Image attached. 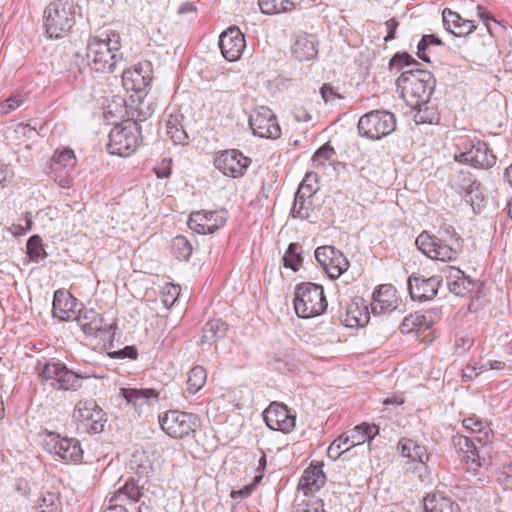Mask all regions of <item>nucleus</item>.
<instances>
[{
  "instance_id": "obj_1",
  "label": "nucleus",
  "mask_w": 512,
  "mask_h": 512,
  "mask_svg": "<svg viewBox=\"0 0 512 512\" xmlns=\"http://www.w3.org/2000/svg\"><path fill=\"white\" fill-rule=\"evenodd\" d=\"M389 66L397 70L407 68L397 78L396 86L408 106L414 107L430 100L435 88V78L430 71L421 69L419 62L410 54L396 53L391 58Z\"/></svg>"
},
{
  "instance_id": "obj_2",
  "label": "nucleus",
  "mask_w": 512,
  "mask_h": 512,
  "mask_svg": "<svg viewBox=\"0 0 512 512\" xmlns=\"http://www.w3.org/2000/svg\"><path fill=\"white\" fill-rule=\"evenodd\" d=\"M120 48V36L113 30L91 37L87 44V58L90 60L91 69L102 73L114 72L122 60Z\"/></svg>"
},
{
  "instance_id": "obj_3",
  "label": "nucleus",
  "mask_w": 512,
  "mask_h": 512,
  "mask_svg": "<svg viewBox=\"0 0 512 512\" xmlns=\"http://www.w3.org/2000/svg\"><path fill=\"white\" fill-rule=\"evenodd\" d=\"M440 234L442 238L424 231L416 238L415 244L423 254L433 260H456L462 249V238L451 226L443 228Z\"/></svg>"
},
{
  "instance_id": "obj_4",
  "label": "nucleus",
  "mask_w": 512,
  "mask_h": 512,
  "mask_svg": "<svg viewBox=\"0 0 512 512\" xmlns=\"http://www.w3.org/2000/svg\"><path fill=\"white\" fill-rule=\"evenodd\" d=\"M34 371L44 385L54 390L77 391L82 386L81 380L85 378L59 361H37Z\"/></svg>"
},
{
  "instance_id": "obj_5",
  "label": "nucleus",
  "mask_w": 512,
  "mask_h": 512,
  "mask_svg": "<svg viewBox=\"0 0 512 512\" xmlns=\"http://www.w3.org/2000/svg\"><path fill=\"white\" fill-rule=\"evenodd\" d=\"M43 18L48 37L62 38L75 24V6L69 0H55L45 8Z\"/></svg>"
},
{
  "instance_id": "obj_6",
  "label": "nucleus",
  "mask_w": 512,
  "mask_h": 512,
  "mask_svg": "<svg viewBox=\"0 0 512 512\" xmlns=\"http://www.w3.org/2000/svg\"><path fill=\"white\" fill-rule=\"evenodd\" d=\"M489 441V432H485L484 436L472 438L459 434L452 437L453 446L458 452L462 453V458L467 464V470L474 475H477L480 467L489 465L486 459L490 449Z\"/></svg>"
},
{
  "instance_id": "obj_7",
  "label": "nucleus",
  "mask_w": 512,
  "mask_h": 512,
  "mask_svg": "<svg viewBox=\"0 0 512 512\" xmlns=\"http://www.w3.org/2000/svg\"><path fill=\"white\" fill-rule=\"evenodd\" d=\"M327 305L321 285L306 282L296 286L294 309L299 318L308 319L319 316L325 312Z\"/></svg>"
},
{
  "instance_id": "obj_8",
  "label": "nucleus",
  "mask_w": 512,
  "mask_h": 512,
  "mask_svg": "<svg viewBox=\"0 0 512 512\" xmlns=\"http://www.w3.org/2000/svg\"><path fill=\"white\" fill-rule=\"evenodd\" d=\"M456 146L459 153L455 154L454 158L460 163L478 168H490L496 163V156L487 144L477 137L461 136Z\"/></svg>"
},
{
  "instance_id": "obj_9",
  "label": "nucleus",
  "mask_w": 512,
  "mask_h": 512,
  "mask_svg": "<svg viewBox=\"0 0 512 512\" xmlns=\"http://www.w3.org/2000/svg\"><path fill=\"white\" fill-rule=\"evenodd\" d=\"M140 125L134 120H125L115 125L109 133L107 150L112 155L130 156L139 146Z\"/></svg>"
},
{
  "instance_id": "obj_10",
  "label": "nucleus",
  "mask_w": 512,
  "mask_h": 512,
  "mask_svg": "<svg viewBox=\"0 0 512 512\" xmlns=\"http://www.w3.org/2000/svg\"><path fill=\"white\" fill-rule=\"evenodd\" d=\"M360 136L379 140L396 128V118L386 110H373L360 117L357 125Z\"/></svg>"
},
{
  "instance_id": "obj_11",
  "label": "nucleus",
  "mask_w": 512,
  "mask_h": 512,
  "mask_svg": "<svg viewBox=\"0 0 512 512\" xmlns=\"http://www.w3.org/2000/svg\"><path fill=\"white\" fill-rule=\"evenodd\" d=\"M44 449L65 461L78 462L83 457V450L79 440L61 437L59 434L49 432L43 442Z\"/></svg>"
},
{
  "instance_id": "obj_12",
  "label": "nucleus",
  "mask_w": 512,
  "mask_h": 512,
  "mask_svg": "<svg viewBox=\"0 0 512 512\" xmlns=\"http://www.w3.org/2000/svg\"><path fill=\"white\" fill-rule=\"evenodd\" d=\"M74 417L90 434L102 432L106 423L105 413L94 400L80 401L76 405Z\"/></svg>"
},
{
  "instance_id": "obj_13",
  "label": "nucleus",
  "mask_w": 512,
  "mask_h": 512,
  "mask_svg": "<svg viewBox=\"0 0 512 512\" xmlns=\"http://www.w3.org/2000/svg\"><path fill=\"white\" fill-rule=\"evenodd\" d=\"M249 126L252 133L260 138L277 139L281 134L275 114L265 106L252 111L249 116Z\"/></svg>"
},
{
  "instance_id": "obj_14",
  "label": "nucleus",
  "mask_w": 512,
  "mask_h": 512,
  "mask_svg": "<svg viewBox=\"0 0 512 512\" xmlns=\"http://www.w3.org/2000/svg\"><path fill=\"white\" fill-rule=\"evenodd\" d=\"M161 429L170 437L184 438L194 432L195 417L192 414L170 410L159 417Z\"/></svg>"
},
{
  "instance_id": "obj_15",
  "label": "nucleus",
  "mask_w": 512,
  "mask_h": 512,
  "mask_svg": "<svg viewBox=\"0 0 512 512\" xmlns=\"http://www.w3.org/2000/svg\"><path fill=\"white\" fill-rule=\"evenodd\" d=\"M227 219L226 209L194 211L189 216L188 226L198 234H213L226 224Z\"/></svg>"
},
{
  "instance_id": "obj_16",
  "label": "nucleus",
  "mask_w": 512,
  "mask_h": 512,
  "mask_svg": "<svg viewBox=\"0 0 512 512\" xmlns=\"http://www.w3.org/2000/svg\"><path fill=\"white\" fill-rule=\"evenodd\" d=\"M315 258L331 279L339 278L349 267L345 255L333 246L317 247Z\"/></svg>"
},
{
  "instance_id": "obj_17",
  "label": "nucleus",
  "mask_w": 512,
  "mask_h": 512,
  "mask_svg": "<svg viewBox=\"0 0 512 512\" xmlns=\"http://www.w3.org/2000/svg\"><path fill=\"white\" fill-rule=\"evenodd\" d=\"M250 164L251 159L236 149L223 151L214 161V165L218 170L232 178L242 176Z\"/></svg>"
},
{
  "instance_id": "obj_18",
  "label": "nucleus",
  "mask_w": 512,
  "mask_h": 512,
  "mask_svg": "<svg viewBox=\"0 0 512 512\" xmlns=\"http://www.w3.org/2000/svg\"><path fill=\"white\" fill-rule=\"evenodd\" d=\"M263 419L269 429L289 433L295 427L296 417L286 405L272 402L263 411Z\"/></svg>"
},
{
  "instance_id": "obj_19",
  "label": "nucleus",
  "mask_w": 512,
  "mask_h": 512,
  "mask_svg": "<svg viewBox=\"0 0 512 512\" xmlns=\"http://www.w3.org/2000/svg\"><path fill=\"white\" fill-rule=\"evenodd\" d=\"M219 47L226 60H238L246 47L244 34L237 26L227 28L219 37Z\"/></svg>"
},
{
  "instance_id": "obj_20",
  "label": "nucleus",
  "mask_w": 512,
  "mask_h": 512,
  "mask_svg": "<svg viewBox=\"0 0 512 512\" xmlns=\"http://www.w3.org/2000/svg\"><path fill=\"white\" fill-rule=\"evenodd\" d=\"M151 63L142 62L133 68L124 70L122 73V83L127 91H135L137 93L144 92L152 81Z\"/></svg>"
},
{
  "instance_id": "obj_21",
  "label": "nucleus",
  "mask_w": 512,
  "mask_h": 512,
  "mask_svg": "<svg viewBox=\"0 0 512 512\" xmlns=\"http://www.w3.org/2000/svg\"><path fill=\"white\" fill-rule=\"evenodd\" d=\"M401 303L396 288L391 284H382L373 292L371 310L374 314H386L397 310Z\"/></svg>"
},
{
  "instance_id": "obj_22",
  "label": "nucleus",
  "mask_w": 512,
  "mask_h": 512,
  "mask_svg": "<svg viewBox=\"0 0 512 512\" xmlns=\"http://www.w3.org/2000/svg\"><path fill=\"white\" fill-rule=\"evenodd\" d=\"M441 283L442 278L436 275L429 278L410 276L408 290L413 300L428 301L436 296Z\"/></svg>"
},
{
  "instance_id": "obj_23",
  "label": "nucleus",
  "mask_w": 512,
  "mask_h": 512,
  "mask_svg": "<svg viewBox=\"0 0 512 512\" xmlns=\"http://www.w3.org/2000/svg\"><path fill=\"white\" fill-rule=\"evenodd\" d=\"M379 434V427L374 424L362 423L353 429L342 433L338 441L345 445L344 451H349L355 446L362 445L365 441L369 443Z\"/></svg>"
},
{
  "instance_id": "obj_24",
  "label": "nucleus",
  "mask_w": 512,
  "mask_h": 512,
  "mask_svg": "<svg viewBox=\"0 0 512 512\" xmlns=\"http://www.w3.org/2000/svg\"><path fill=\"white\" fill-rule=\"evenodd\" d=\"M119 394L138 413H141L145 407H149L159 400V393L155 389L121 388Z\"/></svg>"
},
{
  "instance_id": "obj_25",
  "label": "nucleus",
  "mask_w": 512,
  "mask_h": 512,
  "mask_svg": "<svg viewBox=\"0 0 512 512\" xmlns=\"http://www.w3.org/2000/svg\"><path fill=\"white\" fill-rule=\"evenodd\" d=\"M78 302L73 295L66 290H56L54 292L53 316L61 321L71 320L76 315Z\"/></svg>"
},
{
  "instance_id": "obj_26",
  "label": "nucleus",
  "mask_w": 512,
  "mask_h": 512,
  "mask_svg": "<svg viewBox=\"0 0 512 512\" xmlns=\"http://www.w3.org/2000/svg\"><path fill=\"white\" fill-rule=\"evenodd\" d=\"M291 52L293 57L300 62L314 59L318 54L316 37L307 33L296 35Z\"/></svg>"
},
{
  "instance_id": "obj_27",
  "label": "nucleus",
  "mask_w": 512,
  "mask_h": 512,
  "mask_svg": "<svg viewBox=\"0 0 512 512\" xmlns=\"http://www.w3.org/2000/svg\"><path fill=\"white\" fill-rule=\"evenodd\" d=\"M446 280L450 292L457 296H464L474 287V281L461 269L454 266L447 267Z\"/></svg>"
},
{
  "instance_id": "obj_28",
  "label": "nucleus",
  "mask_w": 512,
  "mask_h": 512,
  "mask_svg": "<svg viewBox=\"0 0 512 512\" xmlns=\"http://www.w3.org/2000/svg\"><path fill=\"white\" fill-rule=\"evenodd\" d=\"M315 189L311 185L301 184L298 188L294 204L291 209V215L294 218L308 219L312 206L311 196L314 194Z\"/></svg>"
},
{
  "instance_id": "obj_29",
  "label": "nucleus",
  "mask_w": 512,
  "mask_h": 512,
  "mask_svg": "<svg viewBox=\"0 0 512 512\" xmlns=\"http://www.w3.org/2000/svg\"><path fill=\"white\" fill-rule=\"evenodd\" d=\"M82 331L87 336L96 335L102 330L103 319L99 313L92 308L78 309L74 318Z\"/></svg>"
},
{
  "instance_id": "obj_30",
  "label": "nucleus",
  "mask_w": 512,
  "mask_h": 512,
  "mask_svg": "<svg viewBox=\"0 0 512 512\" xmlns=\"http://www.w3.org/2000/svg\"><path fill=\"white\" fill-rule=\"evenodd\" d=\"M369 320L367 306L362 299L353 301L346 307V312L342 316V322L346 327L356 328L364 326Z\"/></svg>"
},
{
  "instance_id": "obj_31",
  "label": "nucleus",
  "mask_w": 512,
  "mask_h": 512,
  "mask_svg": "<svg viewBox=\"0 0 512 512\" xmlns=\"http://www.w3.org/2000/svg\"><path fill=\"white\" fill-rule=\"evenodd\" d=\"M425 512H461L459 505L441 492L428 494L423 500Z\"/></svg>"
},
{
  "instance_id": "obj_32",
  "label": "nucleus",
  "mask_w": 512,
  "mask_h": 512,
  "mask_svg": "<svg viewBox=\"0 0 512 512\" xmlns=\"http://www.w3.org/2000/svg\"><path fill=\"white\" fill-rule=\"evenodd\" d=\"M326 476L321 467H309L304 471V474L299 481V489L303 491L305 496L309 493L319 490L325 483Z\"/></svg>"
},
{
  "instance_id": "obj_33",
  "label": "nucleus",
  "mask_w": 512,
  "mask_h": 512,
  "mask_svg": "<svg viewBox=\"0 0 512 512\" xmlns=\"http://www.w3.org/2000/svg\"><path fill=\"white\" fill-rule=\"evenodd\" d=\"M184 116L179 112H173L167 115L165 119L166 134L174 144L186 145L188 135L183 127Z\"/></svg>"
},
{
  "instance_id": "obj_34",
  "label": "nucleus",
  "mask_w": 512,
  "mask_h": 512,
  "mask_svg": "<svg viewBox=\"0 0 512 512\" xmlns=\"http://www.w3.org/2000/svg\"><path fill=\"white\" fill-rule=\"evenodd\" d=\"M454 184L467 194L471 204H474L475 200H483L484 197L480 191L481 184L470 172L460 171L454 179Z\"/></svg>"
},
{
  "instance_id": "obj_35",
  "label": "nucleus",
  "mask_w": 512,
  "mask_h": 512,
  "mask_svg": "<svg viewBox=\"0 0 512 512\" xmlns=\"http://www.w3.org/2000/svg\"><path fill=\"white\" fill-rule=\"evenodd\" d=\"M398 451L403 457L409 458L412 461L425 463L429 455L425 446L417 444L410 438H401L398 442Z\"/></svg>"
},
{
  "instance_id": "obj_36",
  "label": "nucleus",
  "mask_w": 512,
  "mask_h": 512,
  "mask_svg": "<svg viewBox=\"0 0 512 512\" xmlns=\"http://www.w3.org/2000/svg\"><path fill=\"white\" fill-rule=\"evenodd\" d=\"M227 331V324L219 319L206 322L202 330L201 345L212 346L223 338Z\"/></svg>"
},
{
  "instance_id": "obj_37",
  "label": "nucleus",
  "mask_w": 512,
  "mask_h": 512,
  "mask_svg": "<svg viewBox=\"0 0 512 512\" xmlns=\"http://www.w3.org/2000/svg\"><path fill=\"white\" fill-rule=\"evenodd\" d=\"M142 496V488L139 486L138 481L131 478L120 487L114 495L110 498L111 504H123L124 498L133 502H138Z\"/></svg>"
},
{
  "instance_id": "obj_38",
  "label": "nucleus",
  "mask_w": 512,
  "mask_h": 512,
  "mask_svg": "<svg viewBox=\"0 0 512 512\" xmlns=\"http://www.w3.org/2000/svg\"><path fill=\"white\" fill-rule=\"evenodd\" d=\"M432 325V321L430 317L427 315L414 313L406 316L400 325V330L404 334H409L412 332H423L429 329Z\"/></svg>"
},
{
  "instance_id": "obj_39",
  "label": "nucleus",
  "mask_w": 512,
  "mask_h": 512,
  "mask_svg": "<svg viewBox=\"0 0 512 512\" xmlns=\"http://www.w3.org/2000/svg\"><path fill=\"white\" fill-rule=\"evenodd\" d=\"M412 108L415 110L414 121L417 124H433L439 120L437 108L429 100Z\"/></svg>"
},
{
  "instance_id": "obj_40",
  "label": "nucleus",
  "mask_w": 512,
  "mask_h": 512,
  "mask_svg": "<svg viewBox=\"0 0 512 512\" xmlns=\"http://www.w3.org/2000/svg\"><path fill=\"white\" fill-rule=\"evenodd\" d=\"M258 5L261 12L268 15L290 11L294 7L290 0H259Z\"/></svg>"
},
{
  "instance_id": "obj_41",
  "label": "nucleus",
  "mask_w": 512,
  "mask_h": 512,
  "mask_svg": "<svg viewBox=\"0 0 512 512\" xmlns=\"http://www.w3.org/2000/svg\"><path fill=\"white\" fill-rule=\"evenodd\" d=\"M207 372L204 367L197 365L188 373L187 389L190 393L198 392L205 385Z\"/></svg>"
},
{
  "instance_id": "obj_42",
  "label": "nucleus",
  "mask_w": 512,
  "mask_h": 512,
  "mask_svg": "<svg viewBox=\"0 0 512 512\" xmlns=\"http://www.w3.org/2000/svg\"><path fill=\"white\" fill-rule=\"evenodd\" d=\"M300 245L298 243H290L284 256L283 262L284 266L292 269L293 271H298L299 267L302 264L303 258L300 253Z\"/></svg>"
},
{
  "instance_id": "obj_43",
  "label": "nucleus",
  "mask_w": 512,
  "mask_h": 512,
  "mask_svg": "<svg viewBox=\"0 0 512 512\" xmlns=\"http://www.w3.org/2000/svg\"><path fill=\"white\" fill-rule=\"evenodd\" d=\"M26 248L27 254L33 262H38L47 257L42 238L39 235H32L27 241Z\"/></svg>"
},
{
  "instance_id": "obj_44",
  "label": "nucleus",
  "mask_w": 512,
  "mask_h": 512,
  "mask_svg": "<svg viewBox=\"0 0 512 512\" xmlns=\"http://www.w3.org/2000/svg\"><path fill=\"white\" fill-rule=\"evenodd\" d=\"M173 253L179 260L187 261L192 254V245L184 236H176L172 243Z\"/></svg>"
},
{
  "instance_id": "obj_45",
  "label": "nucleus",
  "mask_w": 512,
  "mask_h": 512,
  "mask_svg": "<svg viewBox=\"0 0 512 512\" xmlns=\"http://www.w3.org/2000/svg\"><path fill=\"white\" fill-rule=\"evenodd\" d=\"M40 512H61V502L56 492H46L39 503Z\"/></svg>"
},
{
  "instance_id": "obj_46",
  "label": "nucleus",
  "mask_w": 512,
  "mask_h": 512,
  "mask_svg": "<svg viewBox=\"0 0 512 512\" xmlns=\"http://www.w3.org/2000/svg\"><path fill=\"white\" fill-rule=\"evenodd\" d=\"M180 291V286L174 285L172 283H167L162 287L160 298L166 309H170L174 305L178 296L180 295Z\"/></svg>"
},
{
  "instance_id": "obj_47",
  "label": "nucleus",
  "mask_w": 512,
  "mask_h": 512,
  "mask_svg": "<svg viewBox=\"0 0 512 512\" xmlns=\"http://www.w3.org/2000/svg\"><path fill=\"white\" fill-rule=\"evenodd\" d=\"M292 512H327L324 508V502L319 498H311L297 502Z\"/></svg>"
},
{
  "instance_id": "obj_48",
  "label": "nucleus",
  "mask_w": 512,
  "mask_h": 512,
  "mask_svg": "<svg viewBox=\"0 0 512 512\" xmlns=\"http://www.w3.org/2000/svg\"><path fill=\"white\" fill-rule=\"evenodd\" d=\"M53 161L63 168L72 169L76 164V157L73 150L66 148L61 151H55Z\"/></svg>"
},
{
  "instance_id": "obj_49",
  "label": "nucleus",
  "mask_w": 512,
  "mask_h": 512,
  "mask_svg": "<svg viewBox=\"0 0 512 512\" xmlns=\"http://www.w3.org/2000/svg\"><path fill=\"white\" fill-rule=\"evenodd\" d=\"M26 95L22 93H14L10 95L3 103L0 105V111L2 114H8L11 111L19 108L26 101Z\"/></svg>"
},
{
  "instance_id": "obj_50",
  "label": "nucleus",
  "mask_w": 512,
  "mask_h": 512,
  "mask_svg": "<svg viewBox=\"0 0 512 512\" xmlns=\"http://www.w3.org/2000/svg\"><path fill=\"white\" fill-rule=\"evenodd\" d=\"M131 469L135 470L139 476H142L147 475L152 467L144 453H135L132 456Z\"/></svg>"
},
{
  "instance_id": "obj_51",
  "label": "nucleus",
  "mask_w": 512,
  "mask_h": 512,
  "mask_svg": "<svg viewBox=\"0 0 512 512\" xmlns=\"http://www.w3.org/2000/svg\"><path fill=\"white\" fill-rule=\"evenodd\" d=\"M463 426L472 432L478 433V436H484V433L487 432L486 422L477 417L465 418L463 420Z\"/></svg>"
},
{
  "instance_id": "obj_52",
  "label": "nucleus",
  "mask_w": 512,
  "mask_h": 512,
  "mask_svg": "<svg viewBox=\"0 0 512 512\" xmlns=\"http://www.w3.org/2000/svg\"><path fill=\"white\" fill-rule=\"evenodd\" d=\"M442 15H443V24H444L445 28L450 33H451V30H456V26L459 25L462 21V17L458 13H456L448 8H445L443 10Z\"/></svg>"
},
{
  "instance_id": "obj_53",
  "label": "nucleus",
  "mask_w": 512,
  "mask_h": 512,
  "mask_svg": "<svg viewBox=\"0 0 512 512\" xmlns=\"http://www.w3.org/2000/svg\"><path fill=\"white\" fill-rule=\"evenodd\" d=\"M335 154V150L329 144L322 145L313 155V162L317 164H324Z\"/></svg>"
},
{
  "instance_id": "obj_54",
  "label": "nucleus",
  "mask_w": 512,
  "mask_h": 512,
  "mask_svg": "<svg viewBox=\"0 0 512 512\" xmlns=\"http://www.w3.org/2000/svg\"><path fill=\"white\" fill-rule=\"evenodd\" d=\"M320 94H321L322 99L326 103H328V102L332 103V102L342 98V96L339 94L337 89L327 83L323 84L322 87L320 88Z\"/></svg>"
},
{
  "instance_id": "obj_55",
  "label": "nucleus",
  "mask_w": 512,
  "mask_h": 512,
  "mask_svg": "<svg viewBox=\"0 0 512 512\" xmlns=\"http://www.w3.org/2000/svg\"><path fill=\"white\" fill-rule=\"evenodd\" d=\"M475 29L476 25L474 24V21L462 18L461 23L456 26V30H451V33L456 37H463L472 33Z\"/></svg>"
},
{
  "instance_id": "obj_56",
  "label": "nucleus",
  "mask_w": 512,
  "mask_h": 512,
  "mask_svg": "<svg viewBox=\"0 0 512 512\" xmlns=\"http://www.w3.org/2000/svg\"><path fill=\"white\" fill-rule=\"evenodd\" d=\"M262 478H263V474L256 475L254 477V481L252 484L246 485L239 490L232 491L231 497L234 499L248 497L251 494V492L253 491V489L256 487V485L262 480Z\"/></svg>"
},
{
  "instance_id": "obj_57",
  "label": "nucleus",
  "mask_w": 512,
  "mask_h": 512,
  "mask_svg": "<svg viewBox=\"0 0 512 512\" xmlns=\"http://www.w3.org/2000/svg\"><path fill=\"white\" fill-rule=\"evenodd\" d=\"M24 221H25V225L22 226L20 224H13L12 227H11V232L15 235V236H22L24 235L26 232H28L31 228H32V216L29 212H27L25 214V218H24Z\"/></svg>"
},
{
  "instance_id": "obj_58",
  "label": "nucleus",
  "mask_w": 512,
  "mask_h": 512,
  "mask_svg": "<svg viewBox=\"0 0 512 512\" xmlns=\"http://www.w3.org/2000/svg\"><path fill=\"white\" fill-rule=\"evenodd\" d=\"M345 445L335 439L327 449V455L333 460H337L345 451Z\"/></svg>"
},
{
  "instance_id": "obj_59",
  "label": "nucleus",
  "mask_w": 512,
  "mask_h": 512,
  "mask_svg": "<svg viewBox=\"0 0 512 512\" xmlns=\"http://www.w3.org/2000/svg\"><path fill=\"white\" fill-rule=\"evenodd\" d=\"M443 42L440 38L436 37L433 34L423 35L421 40L419 41L417 48L419 50H427L430 45H442Z\"/></svg>"
},
{
  "instance_id": "obj_60",
  "label": "nucleus",
  "mask_w": 512,
  "mask_h": 512,
  "mask_svg": "<svg viewBox=\"0 0 512 512\" xmlns=\"http://www.w3.org/2000/svg\"><path fill=\"white\" fill-rule=\"evenodd\" d=\"M112 357L119 358V359H136L137 358V350L134 346H126L123 349L117 350L113 353H111Z\"/></svg>"
},
{
  "instance_id": "obj_61",
  "label": "nucleus",
  "mask_w": 512,
  "mask_h": 512,
  "mask_svg": "<svg viewBox=\"0 0 512 512\" xmlns=\"http://www.w3.org/2000/svg\"><path fill=\"white\" fill-rule=\"evenodd\" d=\"M385 25H386V29H387V35L384 38V40L386 42H388V41L393 40L395 38V33H396V30H397V28L399 26V23H398V21L395 18H391V19L386 21Z\"/></svg>"
},
{
  "instance_id": "obj_62",
  "label": "nucleus",
  "mask_w": 512,
  "mask_h": 512,
  "mask_svg": "<svg viewBox=\"0 0 512 512\" xmlns=\"http://www.w3.org/2000/svg\"><path fill=\"white\" fill-rule=\"evenodd\" d=\"M505 367V363L503 361L498 360H488L486 363L480 366V372L487 370H502Z\"/></svg>"
},
{
  "instance_id": "obj_63",
  "label": "nucleus",
  "mask_w": 512,
  "mask_h": 512,
  "mask_svg": "<svg viewBox=\"0 0 512 512\" xmlns=\"http://www.w3.org/2000/svg\"><path fill=\"white\" fill-rule=\"evenodd\" d=\"M11 176L12 172L10 169L6 165L0 164V185L5 183Z\"/></svg>"
},
{
  "instance_id": "obj_64",
  "label": "nucleus",
  "mask_w": 512,
  "mask_h": 512,
  "mask_svg": "<svg viewBox=\"0 0 512 512\" xmlns=\"http://www.w3.org/2000/svg\"><path fill=\"white\" fill-rule=\"evenodd\" d=\"M103 512H128L123 504H111Z\"/></svg>"
}]
</instances>
